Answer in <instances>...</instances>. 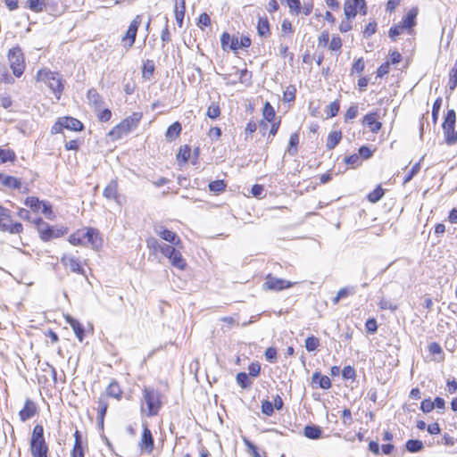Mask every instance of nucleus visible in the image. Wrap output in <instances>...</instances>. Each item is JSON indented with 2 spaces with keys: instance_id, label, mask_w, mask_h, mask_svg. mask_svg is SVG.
Returning a JSON list of instances; mask_svg holds the SVG:
<instances>
[{
  "instance_id": "obj_1",
  "label": "nucleus",
  "mask_w": 457,
  "mask_h": 457,
  "mask_svg": "<svg viewBox=\"0 0 457 457\" xmlns=\"http://www.w3.org/2000/svg\"><path fill=\"white\" fill-rule=\"evenodd\" d=\"M147 248L153 253H161L165 258L168 259L170 265L179 270H185L187 268V260L183 257L181 250L183 247H179L175 245L160 244L154 237H148L145 240Z\"/></svg>"
},
{
  "instance_id": "obj_2",
  "label": "nucleus",
  "mask_w": 457,
  "mask_h": 457,
  "mask_svg": "<svg viewBox=\"0 0 457 457\" xmlns=\"http://www.w3.org/2000/svg\"><path fill=\"white\" fill-rule=\"evenodd\" d=\"M163 395L154 386H145L141 389L139 411L142 416L151 418L159 415L163 405Z\"/></svg>"
},
{
  "instance_id": "obj_3",
  "label": "nucleus",
  "mask_w": 457,
  "mask_h": 457,
  "mask_svg": "<svg viewBox=\"0 0 457 457\" xmlns=\"http://www.w3.org/2000/svg\"><path fill=\"white\" fill-rule=\"evenodd\" d=\"M103 237L99 229L93 227H83L73 231L68 237V242L74 246H91L98 250L103 245Z\"/></svg>"
},
{
  "instance_id": "obj_4",
  "label": "nucleus",
  "mask_w": 457,
  "mask_h": 457,
  "mask_svg": "<svg viewBox=\"0 0 457 457\" xmlns=\"http://www.w3.org/2000/svg\"><path fill=\"white\" fill-rule=\"evenodd\" d=\"M281 125V117H278L274 107L266 101L262 110V119L259 121L260 132L262 137H267V141L271 142L278 134Z\"/></svg>"
},
{
  "instance_id": "obj_5",
  "label": "nucleus",
  "mask_w": 457,
  "mask_h": 457,
  "mask_svg": "<svg viewBox=\"0 0 457 457\" xmlns=\"http://www.w3.org/2000/svg\"><path fill=\"white\" fill-rule=\"evenodd\" d=\"M36 81L46 85L54 95L56 101L62 98L65 89V80L58 71H53L48 68H41L37 71Z\"/></svg>"
},
{
  "instance_id": "obj_6",
  "label": "nucleus",
  "mask_w": 457,
  "mask_h": 457,
  "mask_svg": "<svg viewBox=\"0 0 457 457\" xmlns=\"http://www.w3.org/2000/svg\"><path fill=\"white\" fill-rule=\"evenodd\" d=\"M143 119L142 112H134L131 115L123 119L120 123L114 126L109 132L108 137L112 140L116 141L122 138L131 131L135 130L141 120Z\"/></svg>"
},
{
  "instance_id": "obj_7",
  "label": "nucleus",
  "mask_w": 457,
  "mask_h": 457,
  "mask_svg": "<svg viewBox=\"0 0 457 457\" xmlns=\"http://www.w3.org/2000/svg\"><path fill=\"white\" fill-rule=\"evenodd\" d=\"M252 46V39L248 34L240 36L224 31L220 36V46L223 51H232L237 54L240 49H247Z\"/></svg>"
},
{
  "instance_id": "obj_8",
  "label": "nucleus",
  "mask_w": 457,
  "mask_h": 457,
  "mask_svg": "<svg viewBox=\"0 0 457 457\" xmlns=\"http://www.w3.org/2000/svg\"><path fill=\"white\" fill-rule=\"evenodd\" d=\"M29 451L32 457H48L49 447L44 436V427L41 424L34 426L29 439Z\"/></svg>"
},
{
  "instance_id": "obj_9",
  "label": "nucleus",
  "mask_w": 457,
  "mask_h": 457,
  "mask_svg": "<svg viewBox=\"0 0 457 457\" xmlns=\"http://www.w3.org/2000/svg\"><path fill=\"white\" fill-rule=\"evenodd\" d=\"M7 60L12 74L16 78L21 77L26 69V61L24 54L19 46H15L9 49L7 53Z\"/></svg>"
},
{
  "instance_id": "obj_10",
  "label": "nucleus",
  "mask_w": 457,
  "mask_h": 457,
  "mask_svg": "<svg viewBox=\"0 0 457 457\" xmlns=\"http://www.w3.org/2000/svg\"><path fill=\"white\" fill-rule=\"evenodd\" d=\"M85 126L81 120L72 116H62L57 118L51 128L52 134H61L64 129L73 132H81Z\"/></svg>"
},
{
  "instance_id": "obj_11",
  "label": "nucleus",
  "mask_w": 457,
  "mask_h": 457,
  "mask_svg": "<svg viewBox=\"0 0 457 457\" xmlns=\"http://www.w3.org/2000/svg\"><path fill=\"white\" fill-rule=\"evenodd\" d=\"M142 21H143L142 14H137L130 21L126 32L120 38V43L124 48L130 49L134 46L139 27L142 24Z\"/></svg>"
},
{
  "instance_id": "obj_12",
  "label": "nucleus",
  "mask_w": 457,
  "mask_h": 457,
  "mask_svg": "<svg viewBox=\"0 0 457 457\" xmlns=\"http://www.w3.org/2000/svg\"><path fill=\"white\" fill-rule=\"evenodd\" d=\"M24 204L34 213L42 212L47 219H54V214L50 203L39 200L37 196H28L24 200Z\"/></svg>"
},
{
  "instance_id": "obj_13",
  "label": "nucleus",
  "mask_w": 457,
  "mask_h": 457,
  "mask_svg": "<svg viewBox=\"0 0 457 457\" xmlns=\"http://www.w3.org/2000/svg\"><path fill=\"white\" fill-rule=\"evenodd\" d=\"M60 262L62 265L69 270L72 273H76L79 275H85V266L87 265V261L82 260L80 256L73 253H66L63 254Z\"/></svg>"
},
{
  "instance_id": "obj_14",
  "label": "nucleus",
  "mask_w": 457,
  "mask_h": 457,
  "mask_svg": "<svg viewBox=\"0 0 457 457\" xmlns=\"http://www.w3.org/2000/svg\"><path fill=\"white\" fill-rule=\"evenodd\" d=\"M456 122V112L453 109L447 110L444 118L442 128L445 135V141L448 145L456 144V137H454V127Z\"/></svg>"
},
{
  "instance_id": "obj_15",
  "label": "nucleus",
  "mask_w": 457,
  "mask_h": 457,
  "mask_svg": "<svg viewBox=\"0 0 457 457\" xmlns=\"http://www.w3.org/2000/svg\"><path fill=\"white\" fill-rule=\"evenodd\" d=\"M0 230L11 234H20L23 230V226L20 222H12L10 211L0 205Z\"/></svg>"
},
{
  "instance_id": "obj_16",
  "label": "nucleus",
  "mask_w": 457,
  "mask_h": 457,
  "mask_svg": "<svg viewBox=\"0 0 457 457\" xmlns=\"http://www.w3.org/2000/svg\"><path fill=\"white\" fill-rule=\"evenodd\" d=\"M297 282H291L284 278H279L268 273L265 276V281L262 284V289L265 291L279 292L294 287Z\"/></svg>"
},
{
  "instance_id": "obj_17",
  "label": "nucleus",
  "mask_w": 457,
  "mask_h": 457,
  "mask_svg": "<svg viewBox=\"0 0 457 457\" xmlns=\"http://www.w3.org/2000/svg\"><path fill=\"white\" fill-rule=\"evenodd\" d=\"M368 6L366 0H345L344 15L347 19H354L358 13L366 15Z\"/></svg>"
},
{
  "instance_id": "obj_18",
  "label": "nucleus",
  "mask_w": 457,
  "mask_h": 457,
  "mask_svg": "<svg viewBox=\"0 0 457 457\" xmlns=\"http://www.w3.org/2000/svg\"><path fill=\"white\" fill-rule=\"evenodd\" d=\"M281 2L286 3L288 7L289 13L295 16H298L300 14L309 16L312 12L314 7L312 0L304 2L303 5L301 4V0H281Z\"/></svg>"
},
{
  "instance_id": "obj_19",
  "label": "nucleus",
  "mask_w": 457,
  "mask_h": 457,
  "mask_svg": "<svg viewBox=\"0 0 457 457\" xmlns=\"http://www.w3.org/2000/svg\"><path fill=\"white\" fill-rule=\"evenodd\" d=\"M138 447L142 453L147 454H151L154 450V438L146 424L142 425V435L138 442Z\"/></svg>"
},
{
  "instance_id": "obj_20",
  "label": "nucleus",
  "mask_w": 457,
  "mask_h": 457,
  "mask_svg": "<svg viewBox=\"0 0 457 457\" xmlns=\"http://www.w3.org/2000/svg\"><path fill=\"white\" fill-rule=\"evenodd\" d=\"M380 118L377 111L370 112L362 117L361 124L368 128V130L372 134H378L383 128Z\"/></svg>"
},
{
  "instance_id": "obj_21",
  "label": "nucleus",
  "mask_w": 457,
  "mask_h": 457,
  "mask_svg": "<svg viewBox=\"0 0 457 457\" xmlns=\"http://www.w3.org/2000/svg\"><path fill=\"white\" fill-rule=\"evenodd\" d=\"M39 413V407L37 405V403L30 399V398H27L25 401H24V404H23V407L19 411V419L21 422H25L34 417H36L37 415H38Z\"/></svg>"
},
{
  "instance_id": "obj_22",
  "label": "nucleus",
  "mask_w": 457,
  "mask_h": 457,
  "mask_svg": "<svg viewBox=\"0 0 457 457\" xmlns=\"http://www.w3.org/2000/svg\"><path fill=\"white\" fill-rule=\"evenodd\" d=\"M34 224H35L36 228L39 234V237L43 241L47 242V241L58 237V234L55 233L54 228L51 226H49L47 223H46L41 218L35 220Z\"/></svg>"
},
{
  "instance_id": "obj_23",
  "label": "nucleus",
  "mask_w": 457,
  "mask_h": 457,
  "mask_svg": "<svg viewBox=\"0 0 457 457\" xmlns=\"http://www.w3.org/2000/svg\"><path fill=\"white\" fill-rule=\"evenodd\" d=\"M156 234L163 241L178 245L179 247H183V242L175 231H172L164 226H161L156 229Z\"/></svg>"
},
{
  "instance_id": "obj_24",
  "label": "nucleus",
  "mask_w": 457,
  "mask_h": 457,
  "mask_svg": "<svg viewBox=\"0 0 457 457\" xmlns=\"http://www.w3.org/2000/svg\"><path fill=\"white\" fill-rule=\"evenodd\" d=\"M418 13H419L418 8L412 7L408 10L406 14L403 17L402 21L399 22L409 34H412L413 28L417 24Z\"/></svg>"
},
{
  "instance_id": "obj_25",
  "label": "nucleus",
  "mask_w": 457,
  "mask_h": 457,
  "mask_svg": "<svg viewBox=\"0 0 457 457\" xmlns=\"http://www.w3.org/2000/svg\"><path fill=\"white\" fill-rule=\"evenodd\" d=\"M97 423L100 428H104V418L109 407L108 398L103 394L100 395L96 401Z\"/></svg>"
},
{
  "instance_id": "obj_26",
  "label": "nucleus",
  "mask_w": 457,
  "mask_h": 457,
  "mask_svg": "<svg viewBox=\"0 0 457 457\" xmlns=\"http://www.w3.org/2000/svg\"><path fill=\"white\" fill-rule=\"evenodd\" d=\"M103 395H106L107 398L111 397L116 401H120L123 397L124 391L121 385L116 379H112L106 386Z\"/></svg>"
},
{
  "instance_id": "obj_27",
  "label": "nucleus",
  "mask_w": 457,
  "mask_h": 457,
  "mask_svg": "<svg viewBox=\"0 0 457 457\" xmlns=\"http://www.w3.org/2000/svg\"><path fill=\"white\" fill-rule=\"evenodd\" d=\"M73 436L74 445L71 451V457H85L87 444H84L81 433L76 429Z\"/></svg>"
},
{
  "instance_id": "obj_28",
  "label": "nucleus",
  "mask_w": 457,
  "mask_h": 457,
  "mask_svg": "<svg viewBox=\"0 0 457 457\" xmlns=\"http://www.w3.org/2000/svg\"><path fill=\"white\" fill-rule=\"evenodd\" d=\"M0 184L7 189L20 190L21 188L22 182L21 179L17 177L0 173Z\"/></svg>"
},
{
  "instance_id": "obj_29",
  "label": "nucleus",
  "mask_w": 457,
  "mask_h": 457,
  "mask_svg": "<svg viewBox=\"0 0 457 457\" xmlns=\"http://www.w3.org/2000/svg\"><path fill=\"white\" fill-rule=\"evenodd\" d=\"M65 321L71 326L73 332L79 342H82L85 337V330L83 325L75 318L71 315L64 316Z\"/></svg>"
},
{
  "instance_id": "obj_30",
  "label": "nucleus",
  "mask_w": 457,
  "mask_h": 457,
  "mask_svg": "<svg viewBox=\"0 0 457 457\" xmlns=\"http://www.w3.org/2000/svg\"><path fill=\"white\" fill-rule=\"evenodd\" d=\"M103 195L106 199L119 202V186L116 179L111 180L104 188Z\"/></svg>"
},
{
  "instance_id": "obj_31",
  "label": "nucleus",
  "mask_w": 457,
  "mask_h": 457,
  "mask_svg": "<svg viewBox=\"0 0 457 457\" xmlns=\"http://www.w3.org/2000/svg\"><path fill=\"white\" fill-rule=\"evenodd\" d=\"M186 9V0H175L174 17L179 28L183 27Z\"/></svg>"
},
{
  "instance_id": "obj_32",
  "label": "nucleus",
  "mask_w": 457,
  "mask_h": 457,
  "mask_svg": "<svg viewBox=\"0 0 457 457\" xmlns=\"http://www.w3.org/2000/svg\"><path fill=\"white\" fill-rule=\"evenodd\" d=\"M312 385H315L316 387L326 390L332 386L330 378L326 375H322L320 371H315L312 374Z\"/></svg>"
},
{
  "instance_id": "obj_33",
  "label": "nucleus",
  "mask_w": 457,
  "mask_h": 457,
  "mask_svg": "<svg viewBox=\"0 0 457 457\" xmlns=\"http://www.w3.org/2000/svg\"><path fill=\"white\" fill-rule=\"evenodd\" d=\"M257 34L261 37H268L271 35L270 24L266 16L259 17L256 25Z\"/></svg>"
},
{
  "instance_id": "obj_34",
  "label": "nucleus",
  "mask_w": 457,
  "mask_h": 457,
  "mask_svg": "<svg viewBox=\"0 0 457 457\" xmlns=\"http://www.w3.org/2000/svg\"><path fill=\"white\" fill-rule=\"evenodd\" d=\"M343 133L341 130H332L328 133L326 139V148L328 150L334 149L342 140Z\"/></svg>"
},
{
  "instance_id": "obj_35",
  "label": "nucleus",
  "mask_w": 457,
  "mask_h": 457,
  "mask_svg": "<svg viewBox=\"0 0 457 457\" xmlns=\"http://www.w3.org/2000/svg\"><path fill=\"white\" fill-rule=\"evenodd\" d=\"M181 131V124L179 121H175L168 127L165 132V137L168 141H173L179 137Z\"/></svg>"
},
{
  "instance_id": "obj_36",
  "label": "nucleus",
  "mask_w": 457,
  "mask_h": 457,
  "mask_svg": "<svg viewBox=\"0 0 457 457\" xmlns=\"http://www.w3.org/2000/svg\"><path fill=\"white\" fill-rule=\"evenodd\" d=\"M191 157V147L188 145H184L179 147L176 159L180 166H184L187 163Z\"/></svg>"
},
{
  "instance_id": "obj_37",
  "label": "nucleus",
  "mask_w": 457,
  "mask_h": 457,
  "mask_svg": "<svg viewBox=\"0 0 457 457\" xmlns=\"http://www.w3.org/2000/svg\"><path fill=\"white\" fill-rule=\"evenodd\" d=\"M16 154L12 149L0 147V164L5 162L13 163L16 161Z\"/></svg>"
},
{
  "instance_id": "obj_38",
  "label": "nucleus",
  "mask_w": 457,
  "mask_h": 457,
  "mask_svg": "<svg viewBox=\"0 0 457 457\" xmlns=\"http://www.w3.org/2000/svg\"><path fill=\"white\" fill-rule=\"evenodd\" d=\"M300 141V137L298 132H294L290 135L287 152L290 155H295L298 151V145Z\"/></svg>"
},
{
  "instance_id": "obj_39",
  "label": "nucleus",
  "mask_w": 457,
  "mask_h": 457,
  "mask_svg": "<svg viewBox=\"0 0 457 457\" xmlns=\"http://www.w3.org/2000/svg\"><path fill=\"white\" fill-rule=\"evenodd\" d=\"M303 434L310 439H318L321 436L322 431L318 426L308 425L304 427Z\"/></svg>"
},
{
  "instance_id": "obj_40",
  "label": "nucleus",
  "mask_w": 457,
  "mask_h": 457,
  "mask_svg": "<svg viewBox=\"0 0 457 457\" xmlns=\"http://www.w3.org/2000/svg\"><path fill=\"white\" fill-rule=\"evenodd\" d=\"M385 195L381 185H378L372 191L367 195V200L371 204L378 203Z\"/></svg>"
},
{
  "instance_id": "obj_41",
  "label": "nucleus",
  "mask_w": 457,
  "mask_h": 457,
  "mask_svg": "<svg viewBox=\"0 0 457 457\" xmlns=\"http://www.w3.org/2000/svg\"><path fill=\"white\" fill-rule=\"evenodd\" d=\"M208 187L215 195H220L226 190L227 183L223 179L213 180L209 183Z\"/></svg>"
},
{
  "instance_id": "obj_42",
  "label": "nucleus",
  "mask_w": 457,
  "mask_h": 457,
  "mask_svg": "<svg viewBox=\"0 0 457 457\" xmlns=\"http://www.w3.org/2000/svg\"><path fill=\"white\" fill-rule=\"evenodd\" d=\"M365 70V61L363 57H359L354 60L351 70H350V75H361Z\"/></svg>"
},
{
  "instance_id": "obj_43",
  "label": "nucleus",
  "mask_w": 457,
  "mask_h": 457,
  "mask_svg": "<svg viewBox=\"0 0 457 457\" xmlns=\"http://www.w3.org/2000/svg\"><path fill=\"white\" fill-rule=\"evenodd\" d=\"M339 110H340V100L336 99L326 107V109H325L326 118L331 119V118L337 116Z\"/></svg>"
},
{
  "instance_id": "obj_44",
  "label": "nucleus",
  "mask_w": 457,
  "mask_h": 457,
  "mask_svg": "<svg viewBox=\"0 0 457 457\" xmlns=\"http://www.w3.org/2000/svg\"><path fill=\"white\" fill-rule=\"evenodd\" d=\"M155 70L154 62L152 60H146L143 63L142 67V77L145 79H150L154 75Z\"/></svg>"
},
{
  "instance_id": "obj_45",
  "label": "nucleus",
  "mask_w": 457,
  "mask_h": 457,
  "mask_svg": "<svg viewBox=\"0 0 457 457\" xmlns=\"http://www.w3.org/2000/svg\"><path fill=\"white\" fill-rule=\"evenodd\" d=\"M221 114V109L218 103H212L206 111V116L212 120H217Z\"/></svg>"
},
{
  "instance_id": "obj_46",
  "label": "nucleus",
  "mask_w": 457,
  "mask_h": 457,
  "mask_svg": "<svg viewBox=\"0 0 457 457\" xmlns=\"http://www.w3.org/2000/svg\"><path fill=\"white\" fill-rule=\"evenodd\" d=\"M343 46L342 38L337 34H334L330 39L328 48L331 52L340 53Z\"/></svg>"
},
{
  "instance_id": "obj_47",
  "label": "nucleus",
  "mask_w": 457,
  "mask_h": 457,
  "mask_svg": "<svg viewBox=\"0 0 457 457\" xmlns=\"http://www.w3.org/2000/svg\"><path fill=\"white\" fill-rule=\"evenodd\" d=\"M359 107L357 104H351L345 111L344 114V121L345 123L353 120L358 116Z\"/></svg>"
},
{
  "instance_id": "obj_48",
  "label": "nucleus",
  "mask_w": 457,
  "mask_h": 457,
  "mask_svg": "<svg viewBox=\"0 0 457 457\" xmlns=\"http://www.w3.org/2000/svg\"><path fill=\"white\" fill-rule=\"evenodd\" d=\"M87 96L89 102L92 103L95 106L100 105L104 102L101 95L97 92L96 88L88 89Z\"/></svg>"
},
{
  "instance_id": "obj_49",
  "label": "nucleus",
  "mask_w": 457,
  "mask_h": 457,
  "mask_svg": "<svg viewBox=\"0 0 457 457\" xmlns=\"http://www.w3.org/2000/svg\"><path fill=\"white\" fill-rule=\"evenodd\" d=\"M296 97V88L294 85H290L287 87L286 90L283 92L282 100L285 103H291L295 100Z\"/></svg>"
},
{
  "instance_id": "obj_50",
  "label": "nucleus",
  "mask_w": 457,
  "mask_h": 457,
  "mask_svg": "<svg viewBox=\"0 0 457 457\" xmlns=\"http://www.w3.org/2000/svg\"><path fill=\"white\" fill-rule=\"evenodd\" d=\"M258 125H259V123H257L253 120H250L246 123V125L245 127V129H244V134H245V140L251 139L253 137V133L257 130Z\"/></svg>"
},
{
  "instance_id": "obj_51",
  "label": "nucleus",
  "mask_w": 457,
  "mask_h": 457,
  "mask_svg": "<svg viewBox=\"0 0 457 457\" xmlns=\"http://www.w3.org/2000/svg\"><path fill=\"white\" fill-rule=\"evenodd\" d=\"M84 140L82 137H77L64 143V149L66 151H78L82 145Z\"/></svg>"
},
{
  "instance_id": "obj_52",
  "label": "nucleus",
  "mask_w": 457,
  "mask_h": 457,
  "mask_svg": "<svg viewBox=\"0 0 457 457\" xmlns=\"http://www.w3.org/2000/svg\"><path fill=\"white\" fill-rule=\"evenodd\" d=\"M344 162L353 169H355V168L361 166L362 163L361 157L357 154H353L345 156L344 159Z\"/></svg>"
},
{
  "instance_id": "obj_53",
  "label": "nucleus",
  "mask_w": 457,
  "mask_h": 457,
  "mask_svg": "<svg viewBox=\"0 0 457 457\" xmlns=\"http://www.w3.org/2000/svg\"><path fill=\"white\" fill-rule=\"evenodd\" d=\"M27 7L34 12H41L46 7L42 0H27Z\"/></svg>"
},
{
  "instance_id": "obj_54",
  "label": "nucleus",
  "mask_w": 457,
  "mask_h": 457,
  "mask_svg": "<svg viewBox=\"0 0 457 457\" xmlns=\"http://www.w3.org/2000/svg\"><path fill=\"white\" fill-rule=\"evenodd\" d=\"M236 379L237 384L243 389L249 388L252 385V381L250 380L248 375L245 372L237 373Z\"/></svg>"
},
{
  "instance_id": "obj_55",
  "label": "nucleus",
  "mask_w": 457,
  "mask_h": 457,
  "mask_svg": "<svg viewBox=\"0 0 457 457\" xmlns=\"http://www.w3.org/2000/svg\"><path fill=\"white\" fill-rule=\"evenodd\" d=\"M442 103H443L442 97H437L433 104L432 112H431L433 124L437 123Z\"/></svg>"
},
{
  "instance_id": "obj_56",
  "label": "nucleus",
  "mask_w": 457,
  "mask_h": 457,
  "mask_svg": "<svg viewBox=\"0 0 457 457\" xmlns=\"http://www.w3.org/2000/svg\"><path fill=\"white\" fill-rule=\"evenodd\" d=\"M420 168H421L420 162H415V163L411 166V170H410L407 172V174L404 176L403 183V184H406V183L410 182V181L412 179V178H413L414 176H416V175L420 172Z\"/></svg>"
},
{
  "instance_id": "obj_57",
  "label": "nucleus",
  "mask_w": 457,
  "mask_h": 457,
  "mask_svg": "<svg viewBox=\"0 0 457 457\" xmlns=\"http://www.w3.org/2000/svg\"><path fill=\"white\" fill-rule=\"evenodd\" d=\"M406 449L411 453H416L423 448V443L418 439H410L405 444Z\"/></svg>"
},
{
  "instance_id": "obj_58",
  "label": "nucleus",
  "mask_w": 457,
  "mask_h": 457,
  "mask_svg": "<svg viewBox=\"0 0 457 457\" xmlns=\"http://www.w3.org/2000/svg\"><path fill=\"white\" fill-rule=\"evenodd\" d=\"M320 346V339L314 336H310L305 339V348L308 352H313Z\"/></svg>"
},
{
  "instance_id": "obj_59",
  "label": "nucleus",
  "mask_w": 457,
  "mask_h": 457,
  "mask_svg": "<svg viewBox=\"0 0 457 457\" xmlns=\"http://www.w3.org/2000/svg\"><path fill=\"white\" fill-rule=\"evenodd\" d=\"M404 30L405 29L400 23L395 24L389 29L388 36L392 41H395L397 37L401 35Z\"/></svg>"
},
{
  "instance_id": "obj_60",
  "label": "nucleus",
  "mask_w": 457,
  "mask_h": 457,
  "mask_svg": "<svg viewBox=\"0 0 457 457\" xmlns=\"http://www.w3.org/2000/svg\"><path fill=\"white\" fill-rule=\"evenodd\" d=\"M97 119L101 122H108L111 120L112 113V111L108 108H104L99 111L96 114Z\"/></svg>"
},
{
  "instance_id": "obj_61",
  "label": "nucleus",
  "mask_w": 457,
  "mask_h": 457,
  "mask_svg": "<svg viewBox=\"0 0 457 457\" xmlns=\"http://www.w3.org/2000/svg\"><path fill=\"white\" fill-rule=\"evenodd\" d=\"M390 62L386 61L382 64L378 66L377 69V77L378 78H383L384 76L387 75L390 71Z\"/></svg>"
},
{
  "instance_id": "obj_62",
  "label": "nucleus",
  "mask_w": 457,
  "mask_h": 457,
  "mask_svg": "<svg viewBox=\"0 0 457 457\" xmlns=\"http://www.w3.org/2000/svg\"><path fill=\"white\" fill-rule=\"evenodd\" d=\"M329 40V33L328 30H323L318 37V46L319 47H326L328 46Z\"/></svg>"
},
{
  "instance_id": "obj_63",
  "label": "nucleus",
  "mask_w": 457,
  "mask_h": 457,
  "mask_svg": "<svg viewBox=\"0 0 457 457\" xmlns=\"http://www.w3.org/2000/svg\"><path fill=\"white\" fill-rule=\"evenodd\" d=\"M373 153L374 151L371 150L369 146L362 145L359 148L357 154H359L361 160L362 161L370 159L373 155Z\"/></svg>"
},
{
  "instance_id": "obj_64",
  "label": "nucleus",
  "mask_w": 457,
  "mask_h": 457,
  "mask_svg": "<svg viewBox=\"0 0 457 457\" xmlns=\"http://www.w3.org/2000/svg\"><path fill=\"white\" fill-rule=\"evenodd\" d=\"M212 24L211 18L206 12H203L198 17L197 25L202 29L204 27H210Z\"/></svg>"
}]
</instances>
